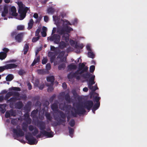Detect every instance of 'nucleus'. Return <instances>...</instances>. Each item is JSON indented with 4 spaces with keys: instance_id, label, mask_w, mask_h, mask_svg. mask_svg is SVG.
<instances>
[{
    "instance_id": "obj_1",
    "label": "nucleus",
    "mask_w": 147,
    "mask_h": 147,
    "mask_svg": "<svg viewBox=\"0 0 147 147\" xmlns=\"http://www.w3.org/2000/svg\"><path fill=\"white\" fill-rule=\"evenodd\" d=\"M93 105V102L91 100H88L85 101L83 104V105H78L76 109L74 107L71 108V114L73 117H77V115H81L84 114L86 112L85 108L89 111L92 108Z\"/></svg>"
},
{
    "instance_id": "obj_2",
    "label": "nucleus",
    "mask_w": 147,
    "mask_h": 147,
    "mask_svg": "<svg viewBox=\"0 0 147 147\" xmlns=\"http://www.w3.org/2000/svg\"><path fill=\"white\" fill-rule=\"evenodd\" d=\"M51 108L54 112L55 111L58 112L61 117L62 118V119H59L60 121L63 123H65L66 122V120L65 119L66 117V115L63 112L59 110L57 103H54L52 104L51 105Z\"/></svg>"
},
{
    "instance_id": "obj_3",
    "label": "nucleus",
    "mask_w": 147,
    "mask_h": 147,
    "mask_svg": "<svg viewBox=\"0 0 147 147\" xmlns=\"http://www.w3.org/2000/svg\"><path fill=\"white\" fill-rule=\"evenodd\" d=\"M11 129L13 133V137L14 139H17V138L18 137L23 136L24 135V132L21 129L20 125H18L16 128H11Z\"/></svg>"
},
{
    "instance_id": "obj_4",
    "label": "nucleus",
    "mask_w": 147,
    "mask_h": 147,
    "mask_svg": "<svg viewBox=\"0 0 147 147\" xmlns=\"http://www.w3.org/2000/svg\"><path fill=\"white\" fill-rule=\"evenodd\" d=\"M58 32L61 35H63L62 40H65L66 42H68L69 41V35L68 33H65V30L63 27L58 30Z\"/></svg>"
},
{
    "instance_id": "obj_5",
    "label": "nucleus",
    "mask_w": 147,
    "mask_h": 147,
    "mask_svg": "<svg viewBox=\"0 0 147 147\" xmlns=\"http://www.w3.org/2000/svg\"><path fill=\"white\" fill-rule=\"evenodd\" d=\"M82 74H80V71L77 70L75 72H71L67 75V78L69 79H71L73 78H76L78 80H80Z\"/></svg>"
},
{
    "instance_id": "obj_6",
    "label": "nucleus",
    "mask_w": 147,
    "mask_h": 147,
    "mask_svg": "<svg viewBox=\"0 0 147 147\" xmlns=\"http://www.w3.org/2000/svg\"><path fill=\"white\" fill-rule=\"evenodd\" d=\"M18 66L17 65L14 63L8 64L5 66L0 67V73L2 72L6 69L15 68Z\"/></svg>"
},
{
    "instance_id": "obj_7",
    "label": "nucleus",
    "mask_w": 147,
    "mask_h": 147,
    "mask_svg": "<svg viewBox=\"0 0 147 147\" xmlns=\"http://www.w3.org/2000/svg\"><path fill=\"white\" fill-rule=\"evenodd\" d=\"M29 135H26L25 138L26 140L28 141V143L30 145H33L36 144L38 141H37L36 142V139L35 138L32 136V134L29 133Z\"/></svg>"
},
{
    "instance_id": "obj_8",
    "label": "nucleus",
    "mask_w": 147,
    "mask_h": 147,
    "mask_svg": "<svg viewBox=\"0 0 147 147\" xmlns=\"http://www.w3.org/2000/svg\"><path fill=\"white\" fill-rule=\"evenodd\" d=\"M28 8L27 7H24V8L21 9H19L18 12L19 14L20 17L19 20H22L25 17L26 13L27 12Z\"/></svg>"
},
{
    "instance_id": "obj_9",
    "label": "nucleus",
    "mask_w": 147,
    "mask_h": 147,
    "mask_svg": "<svg viewBox=\"0 0 147 147\" xmlns=\"http://www.w3.org/2000/svg\"><path fill=\"white\" fill-rule=\"evenodd\" d=\"M60 36L57 34H54L51 37H48L47 39L51 41H54L55 43L59 44L60 40Z\"/></svg>"
},
{
    "instance_id": "obj_10",
    "label": "nucleus",
    "mask_w": 147,
    "mask_h": 147,
    "mask_svg": "<svg viewBox=\"0 0 147 147\" xmlns=\"http://www.w3.org/2000/svg\"><path fill=\"white\" fill-rule=\"evenodd\" d=\"M63 21V26L65 32L69 33L71 31L73 30V29L67 25H71V24L69 22L66 20H65V21Z\"/></svg>"
},
{
    "instance_id": "obj_11",
    "label": "nucleus",
    "mask_w": 147,
    "mask_h": 147,
    "mask_svg": "<svg viewBox=\"0 0 147 147\" xmlns=\"http://www.w3.org/2000/svg\"><path fill=\"white\" fill-rule=\"evenodd\" d=\"M9 6L7 4H5L4 5L3 11L2 12L1 16L2 17H4V20H7V17H5L8 13Z\"/></svg>"
},
{
    "instance_id": "obj_12",
    "label": "nucleus",
    "mask_w": 147,
    "mask_h": 147,
    "mask_svg": "<svg viewBox=\"0 0 147 147\" xmlns=\"http://www.w3.org/2000/svg\"><path fill=\"white\" fill-rule=\"evenodd\" d=\"M21 98L20 97H12L11 98L7 100V102H10L9 104L10 107H11V106L13 105V104L17 100H20Z\"/></svg>"
},
{
    "instance_id": "obj_13",
    "label": "nucleus",
    "mask_w": 147,
    "mask_h": 147,
    "mask_svg": "<svg viewBox=\"0 0 147 147\" xmlns=\"http://www.w3.org/2000/svg\"><path fill=\"white\" fill-rule=\"evenodd\" d=\"M37 125L39 129L43 131H45V129L46 128V125L45 123L42 121H40L37 123Z\"/></svg>"
},
{
    "instance_id": "obj_14",
    "label": "nucleus",
    "mask_w": 147,
    "mask_h": 147,
    "mask_svg": "<svg viewBox=\"0 0 147 147\" xmlns=\"http://www.w3.org/2000/svg\"><path fill=\"white\" fill-rule=\"evenodd\" d=\"M24 33L21 32L17 34L15 36V39L19 43L22 40L23 37Z\"/></svg>"
},
{
    "instance_id": "obj_15",
    "label": "nucleus",
    "mask_w": 147,
    "mask_h": 147,
    "mask_svg": "<svg viewBox=\"0 0 147 147\" xmlns=\"http://www.w3.org/2000/svg\"><path fill=\"white\" fill-rule=\"evenodd\" d=\"M40 133L42 135L47 137V138H51L53 136V132L51 131L50 132H47L45 130L43 131H40Z\"/></svg>"
},
{
    "instance_id": "obj_16",
    "label": "nucleus",
    "mask_w": 147,
    "mask_h": 147,
    "mask_svg": "<svg viewBox=\"0 0 147 147\" xmlns=\"http://www.w3.org/2000/svg\"><path fill=\"white\" fill-rule=\"evenodd\" d=\"M55 11V9L52 6L48 7L47 10V13L51 15L53 14Z\"/></svg>"
},
{
    "instance_id": "obj_17",
    "label": "nucleus",
    "mask_w": 147,
    "mask_h": 147,
    "mask_svg": "<svg viewBox=\"0 0 147 147\" xmlns=\"http://www.w3.org/2000/svg\"><path fill=\"white\" fill-rule=\"evenodd\" d=\"M6 106V104H0V112L2 113H4L5 112L6 110L5 108Z\"/></svg>"
},
{
    "instance_id": "obj_18",
    "label": "nucleus",
    "mask_w": 147,
    "mask_h": 147,
    "mask_svg": "<svg viewBox=\"0 0 147 147\" xmlns=\"http://www.w3.org/2000/svg\"><path fill=\"white\" fill-rule=\"evenodd\" d=\"M67 67L68 71H70L72 69L75 70L77 67L76 65L73 64V63H71L68 65Z\"/></svg>"
},
{
    "instance_id": "obj_19",
    "label": "nucleus",
    "mask_w": 147,
    "mask_h": 147,
    "mask_svg": "<svg viewBox=\"0 0 147 147\" xmlns=\"http://www.w3.org/2000/svg\"><path fill=\"white\" fill-rule=\"evenodd\" d=\"M11 10L12 12L11 15L13 16L16 17L17 16L18 13L16 12V9L14 6H13L11 7Z\"/></svg>"
},
{
    "instance_id": "obj_20",
    "label": "nucleus",
    "mask_w": 147,
    "mask_h": 147,
    "mask_svg": "<svg viewBox=\"0 0 147 147\" xmlns=\"http://www.w3.org/2000/svg\"><path fill=\"white\" fill-rule=\"evenodd\" d=\"M47 81L48 82H50L51 83V85H53V82L55 80V78L54 76H52L48 77L47 78Z\"/></svg>"
},
{
    "instance_id": "obj_21",
    "label": "nucleus",
    "mask_w": 147,
    "mask_h": 147,
    "mask_svg": "<svg viewBox=\"0 0 147 147\" xmlns=\"http://www.w3.org/2000/svg\"><path fill=\"white\" fill-rule=\"evenodd\" d=\"M16 107L18 109H21L23 106L24 105L21 101H19L15 104Z\"/></svg>"
},
{
    "instance_id": "obj_22",
    "label": "nucleus",
    "mask_w": 147,
    "mask_h": 147,
    "mask_svg": "<svg viewBox=\"0 0 147 147\" xmlns=\"http://www.w3.org/2000/svg\"><path fill=\"white\" fill-rule=\"evenodd\" d=\"M29 48V44H26L25 45L23 50L24 54L26 55L28 51Z\"/></svg>"
},
{
    "instance_id": "obj_23",
    "label": "nucleus",
    "mask_w": 147,
    "mask_h": 147,
    "mask_svg": "<svg viewBox=\"0 0 147 147\" xmlns=\"http://www.w3.org/2000/svg\"><path fill=\"white\" fill-rule=\"evenodd\" d=\"M34 21L32 19H31L30 20L29 22L28 23V29L30 30L32 28L33 25L34 24Z\"/></svg>"
},
{
    "instance_id": "obj_24",
    "label": "nucleus",
    "mask_w": 147,
    "mask_h": 147,
    "mask_svg": "<svg viewBox=\"0 0 147 147\" xmlns=\"http://www.w3.org/2000/svg\"><path fill=\"white\" fill-rule=\"evenodd\" d=\"M59 48L61 49H63L64 48L66 47L67 46L66 44L64 41H61V42L59 43Z\"/></svg>"
},
{
    "instance_id": "obj_25",
    "label": "nucleus",
    "mask_w": 147,
    "mask_h": 147,
    "mask_svg": "<svg viewBox=\"0 0 147 147\" xmlns=\"http://www.w3.org/2000/svg\"><path fill=\"white\" fill-rule=\"evenodd\" d=\"M95 78L94 75H92V76L90 78L88 83L90 84L91 85H93L95 83L94 80Z\"/></svg>"
},
{
    "instance_id": "obj_26",
    "label": "nucleus",
    "mask_w": 147,
    "mask_h": 147,
    "mask_svg": "<svg viewBox=\"0 0 147 147\" xmlns=\"http://www.w3.org/2000/svg\"><path fill=\"white\" fill-rule=\"evenodd\" d=\"M7 56V54L4 52H0V59L3 60L5 59Z\"/></svg>"
},
{
    "instance_id": "obj_27",
    "label": "nucleus",
    "mask_w": 147,
    "mask_h": 147,
    "mask_svg": "<svg viewBox=\"0 0 147 147\" xmlns=\"http://www.w3.org/2000/svg\"><path fill=\"white\" fill-rule=\"evenodd\" d=\"M91 75L92 74L90 73H87L85 74H82L81 75V77L84 79H88L89 78Z\"/></svg>"
},
{
    "instance_id": "obj_28",
    "label": "nucleus",
    "mask_w": 147,
    "mask_h": 147,
    "mask_svg": "<svg viewBox=\"0 0 147 147\" xmlns=\"http://www.w3.org/2000/svg\"><path fill=\"white\" fill-rule=\"evenodd\" d=\"M13 75L12 74H8L6 78V80L7 81H11L13 78Z\"/></svg>"
},
{
    "instance_id": "obj_29",
    "label": "nucleus",
    "mask_w": 147,
    "mask_h": 147,
    "mask_svg": "<svg viewBox=\"0 0 147 147\" xmlns=\"http://www.w3.org/2000/svg\"><path fill=\"white\" fill-rule=\"evenodd\" d=\"M45 116L47 120H48L49 121H52V117L51 116L50 113L47 112H46L45 113Z\"/></svg>"
},
{
    "instance_id": "obj_30",
    "label": "nucleus",
    "mask_w": 147,
    "mask_h": 147,
    "mask_svg": "<svg viewBox=\"0 0 147 147\" xmlns=\"http://www.w3.org/2000/svg\"><path fill=\"white\" fill-rule=\"evenodd\" d=\"M100 106V102L95 103L92 106L93 111H96L97 110L99 107Z\"/></svg>"
},
{
    "instance_id": "obj_31",
    "label": "nucleus",
    "mask_w": 147,
    "mask_h": 147,
    "mask_svg": "<svg viewBox=\"0 0 147 147\" xmlns=\"http://www.w3.org/2000/svg\"><path fill=\"white\" fill-rule=\"evenodd\" d=\"M28 127V125L26 123H23L22 124V129L25 132L27 131Z\"/></svg>"
},
{
    "instance_id": "obj_32",
    "label": "nucleus",
    "mask_w": 147,
    "mask_h": 147,
    "mask_svg": "<svg viewBox=\"0 0 147 147\" xmlns=\"http://www.w3.org/2000/svg\"><path fill=\"white\" fill-rule=\"evenodd\" d=\"M11 96H12V94H11V91L9 92L6 94L4 97V100H7Z\"/></svg>"
},
{
    "instance_id": "obj_33",
    "label": "nucleus",
    "mask_w": 147,
    "mask_h": 147,
    "mask_svg": "<svg viewBox=\"0 0 147 147\" xmlns=\"http://www.w3.org/2000/svg\"><path fill=\"white\" fill-rule=\"evenodd\" d=\"M68 129L69 131V133L70 136L71 137H73V135L74 132V129L69 127H68Z\"/></svg>"
},
{
    "instance_id": "obj_34",
    "label": "nucleus",
    "mask_w": 147,
    "mask_h": 147,
    "mask_svg": "<svg viewBox=\"0 0 147 147\" xmlns=\"http://www.w3.org/2000/svg\"><path fill=\"white\" fill-rule=\"evenodd\" d=\"M36 71L39 74L43 75L45 73V71L44 69H38L36 70Z\"/></svg>"
},
{
    "instance_id": "obj_35",
    "label": "nucleus",
    "mask_w": 147,
    "mask_h": 147,
    "mask_svg": "<svg viewBox=\"0 0 147 147\" xmlns=\"http://www.w3.org/2000/svg\"><path fill=\"white\" fill-rule=\"evenodd\" d=\"M12 96H13L15 97H19L20 96V93L17 92L16 91H11Z\"/></svg>"
},
{
    "instance_id": "obj_36",
    "label": "nucleus",
    "mask_w": 147,
    "mask_h": 147,
    "mask_svg": "<svg viewBox=\"0 0 147 147\" xmlns=\"http://www.w3.org/2000/svg\"><path fill=\"white\" fill-rule=\"evenodd\" d=\"M47 86H48V88L47 89V91L49 92H51L53 90V85H51V84H46Z\"/></svg>"
},
{
    "instance_id": "obj_37",
    "label": "nucleus",
    "mask_w": 147,
    "mask_h": 147,
    "mask_svg": "<svg viewBox=\"0 0 147 147\" xmlns=\"http://www.w3.org/2000/svg\"><path fill=\"white\" fill-rule=\"evenodd\" d=\"M65 100L68 102L69 103L70 102L71 98L69 93L66 94L65 96Z\"/></svg>"
},
{
    "instance_id": "obj_38",
    "label": "nucleus",
    "mask_w": 147,
    "mask_h": 147,
    "mask_svg": "<svg viewBox=\"0 0 147 147\" xmlns=\"http://www.w3.org/2000/svg\"><path fill=\"white\" fill-rule=\"evenodd\" d=\"M100 99V98L98 96H96L94 97L93 98V100L94 102H96V103L100 102L99 100Z\"/></svg>"
},
{
    "instance_id": "obj_39",
    "label": "nucleus",
    "mask_w": 147,
    "mask_h": 147,
    "mask_svg": "<svg viewBox=\"0 0 147 147\" xmlns=\"http://www.w3.org/2000/svg\"><path fill=\"white\" fill-rule=\"evenodd\" d=\"M88 57L92 59H93L95 57V55L92 51L88 52Z\"/></svg>"
},
{
    "instance_id": "obj_40",
    "label": "nucleus",
    "mask_w": 147,
    "mask_h": 147,
    "mask_svg": "<svg viewBox=\"0 0 147 147\" xmlns=\"http://www.w3.org/2000/svg\"><path fill=\"white\" fill-rule=\"evenodd\" d=\"M65 63H62L59 66L58 69L59 70L64 69L65 68Z\"/></svg>"
},
{
    "instance_id": "obj_41",
    "label": "nucleus",
    "mask_w": 147,
    "mask_h": 147,
    "mask_svg": "<svg viewBox=\"0 0 147 147\" xmlns=\"http://www.w3.org/2000/svg\"><path fill=\"white\" fill-rule=\"evenodd\" d=\"M84 47V46L82 44H77L76 43L75 46V48L76 49H77L78 48H80V49H82L83 47Z\"/></svg>"
},
{
    "instance_id": "obj_42",
    "label": "nucleus",
    "mask_w": 147,
    "mask_h": 147,
    "mask_svg": "<svg viewBox=\"0 0 147 147\" xmlns=\"http://www.w3.org/2000/svg\"><path fill=\"white\" fill-rule=\"evenodd\" d=\"M85 66V65L84 63H80L79 64V68L78 70L80 71L82 70Z\"/></svg>"
},
{
    "instance_id": "obj_43",
    "label": "nucleus",
    "mask_w": 147,
    "mask_h": 147,
    "mask_svg": "<svg viewBox=\"0 0 147 147\" xmlns=\"http://www.w3.org/2000/svg\"><path fill=\"white\" fill-rule=\"evenodd\" d=\"M38 110L37 109L34 110L31 113V117H34L38 113Z\"/></svg>"
},
{
    "instance_id": "obj_44",
    "label": "nucleus",
    "mask_w": 147,
    "mask_h": 147,
    "mask_svg": "<svg viewBox=\"0 0 147 147\" xmlns=\"http://www.w3.org/2000/svg\"><path fill=\"white\" fill-rule=\"evenodd\" d=\"M18 5L19 6V9H22L24 8V5L21 1H18Z\"/></svg>"
},
{
    "instance_id": "obj_45",
    "label": "nucleus",
    "mask_w": 147,
    "mask_h": 147,
    "mask_svg": "<svg viewBox=\"0 0 147 147\" xmlns=\"http://www.w3.org/2000/svg\"><path fill=\"white\" fill-rule=\"evenodd\" d=\"M75 121L73 119H71V120L70 121L69 123V125L71 127H73L75 125Z\"/></svg>"
},
{
    "instance_id": "obj_46",
    "label": "nucleus",
    "mask_w": 147,
    "mask_h": 147,
    "mask_svg": "<svg viewBox=\"0 0 147 147\" xmlns=\"http://www.w3.org/2000/svg\"><path fill=\"white\" fill-rule=\"evenodd\" d=\"M65 52L64 51H61V52H60L59 54V55L58 56V57L59 58H61L62 57H63L64 54H65Z\"/></svg>"
},
{
    "instance_id": "obj_47",
    "label": "nucleus",
    "mask_w": 147,
    "mask_h": 147,
    "mask_svg": "<svg viewBox=\"0 0 147 147\" xmlns=\"http://www.w3.org/2000/svg\"><path fill=\"white\" fill-rule=\"evenodd\" d=\"M9 112H10V116L13 117H15L16 116V113L13 109H11Z\"/></svg>"
},
{
    "instance_id": "obj_48",
    "label": "nucleus",
    "mask_w": 147,
    "mask_h": 147,
    "mask_svg": "<svg viewBox=\"0 0 147 147\" xmlns=\"http://www.w3.org/2000/svg\"><path fill=\"white\" fill-rule=\"evenodd\" d=\"M24 26L23 25H18L17 27L18 30H24Z\"/></svg>"
},
{
    "instance_id": "obj_49",
    "label": "nucleus",
    "mask_w": 147,
    "mask_h": 147,
    "mask_svg": "<svg viewBox=\"0 0 147 147\" xmlns=\"http://www.w3.org/2000/svg\"><path fill=\"white\" fill-rule=\"evenodd\" d=\"M17 121L16 119H13L11 120V123L13 125H16L17 124Z\"/></svg>"
},
{
    "instance_id": "obj_50",
    "label": "nucleus",
    "mask_w": 147,
    "mask_h": 147,
    "mask_svg": "<svg viewBox=\"0 0 147 147\" xmlns=\"http://www.w3.org/2000/svg\"><path fill=\"white\" fill-rule=\"evenodd\" d=\"M88 69V67L87 66H85L82 70L80 71V74H82L86 72Z\"/></svg>"
},
{
    "instance_id": "obj_51",
    "label": "nucleus",
    "mask_w": 147,
    "mask_h": 147,
    "mask_svg": "<svg viewBox=\"0 0 147 147\" xmlns=\"http://www.w3.org/2000/svg\"><path fill=\"white\" fill-rule=\"evenodd\" d=\"M38 133V129L35 128L34 131L32 133V135L34 136H35Z\"/></svg>"
},
{
    "instance_id": "obj_52",
    "label": "nucleus",
    "mask_w": 147,
    "mask_h": 147,
    "mask_svg": "<svg viewBox=\"0 0 147 147\" xmlns=\"http://www.w3.org/2000/svg\"><path fill=\"white\" fill-rule=\"evenodd\" d=\"M26 72L23 69H20V70L18 72V74L20 76H22L23 74H26Z\"/></svg>"
},
{
    "instance_id": "obj_53",
    "label": "nucleus",
    "mask_w": 147,
    "mask_h": 147,
    "mask_svg": "<svg viewBox=\"0 0 147 147\" xmlns=\"http://www.w3.org/2000/svg\"><path fill=\"white\" fill-rule=\"evenodd\" d=\"M95 67L94 65H91L90 67V73H93L94 71Z\"/></svg>"
},
{
    "instance_id": "obj_54",
    "label": "nucleus",
    "mask_w": 147,
    "mask_h": 147,
    "mask_svg": "<svg viewBox=\"0 0 147 147\" xmlns=\"http://www.w3.org/2000/svg\"><path fill=\"white\" fill-rule=\"evenodd\" d=\"M40 36H38L36 37H33L32 39V41L33 42H35L38 41L40 38Z\"/></svg>"
},
{
    "instance_id": "obj_55",
    "label": "nucleus",
    "mask_w": 147,
    "mask_h": 147,
    "mask_svg": "<svg viewBox=\"0 0 147 147\" xmlns=\"http://www.w3.org/2000/svg\"><path fill=\"white\" fill-rule=\"evenodd\" d=\"M11 90L17 91H20L21 90V89L19 87H12L11 88Z\"/></svg>"
},
{
    "instance_id": "obj_56",
    "label": "nucleus",
    "mask_w": 147,
    "mask_h": 147,
    "mask_svg": "<svg viewBox=\"0 0 147 147\" xmlns=\"http://www.w3.org/2000/svg\"><path fill=\"white\" fill-rule=\"evenodd\" d=\"M48 56L49 57H51L53 56H56V55L53 52H49L48 53Z\"/></svg>"
},
{
    "instance_id": "obj_57",
    "label": "nucleus",
    "mask_w": 147,
    "mask_h": 147,
    "mask_svg": "<svg viewBox=\"0 0 147 147\" xmlns=\"http://www.w3.org/2000/svg\"><path fill=\"white\" fill-rule=\"evenodd\" d=\"M56 96V95L53 94L50 97L49 99V101L50 102H53L54 98Z\"/></svg>"
},
{
    "instance_id": "obj_58",
    "label": "nucleus",
    "mask_w": 147,
    "mask_h": 147,
    "mask_svg": "<svg viewBox=\"0 0 147 147\" xmlns=\"http://www.w3.org/2000/svg\"><path fill=\"white\" fill-rule=\"evenodd\" d=\"M10 115L9 112L6 111L5 114V117L6 118H8L10 117Z\"/></svg>"
},
{
    "instance_id": "obj_59",
    "label": "nucleus",
    "mask_w": 147,
    "mask_h": 147,
    "mask_svg": "<svg viewBox=\"0 0 147 147\" xmlns=\"http://www.w3.org/2000/svg\"><path fill=\"white\" fill-rule=\"evenodd\" d=\"M40 32V30L39 29H38L36 31L35 33V36H40L39 34Z\"/></svg>"
},
{
    "instance_id": "obj_60",
    "label": "nucleus",
    "mask_w": 147,
    "mask_h": 147,
    "mask_svg": "<svg viewBox=\"0 0 147 147\" xmlns=\"http://www.w3.org/2000/svg\"><path fill=\"white\" fill-rule=\"evenodd\" d=\"M47 61L48 60L47 58H44L42 60V63L43 64H45L47 62Z\"/></svg>"
},
{
    "instance_id": "obj_61",
    "label": "nucleus",
    "mask_w": 147,
    "mask_h": 147,
    "mask_svg": "<svg viewBox=\"0 0 147 147\" xmlns=\"http://www.w3.org/2000/svg\"><path fill=\"white\" fill-rule=\"evenodd\" d=\"M46 69L47 70H49L51 68V66L50 63H48L46 65Z\"/></svg>"
},
{
    "instance_id": "obj_62",
    "label": "nucleus",
    "mask_w": 147,
    "mask_h": 147,
    "mask_svg": "<svg viewBox=\"0 0 147 147\" xmlns=\"http://www.w3.org/2000/svg\"><path fill=\"white\" fill-rule=\"evenodd\" d=\"M50 57V62L51 63H52L55 60L56 56H53Z\"/></svg>"
},
{
    "instance_id": "obj_63",
    "label": "nucleus",
    "mask_w": 147,
    "mask_h": 147,
    "mask_svg": "<svg viewBox=\"0 0 147 147\" xmlns=\"http://www.w3.org/2000/svg\"><path fill=\"white\" fill-rule=\"evenodd\" d=\"M28 129L30 131H32L34 129V126L32 125H30L28 126Z\"/></svg>"
},
{
    "instance_id": "obj_64",
    "label": "nucleus",
    "mask_w": 147,
    "mask_h": 147,
    "mask_svg": "<svg viewBox=\"0 0 147 147\" xmlns=\"http://www.w3.org/2000/svg\"><path fill=\"white\" fill-rule=\"evenodd\" d=\"M26 123L27 124H30L31 123L32 120L30 118H28V119H26Z\"/></svg>"
}]
</instances>
